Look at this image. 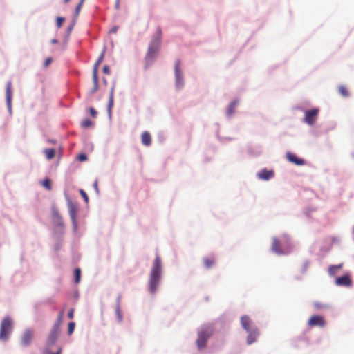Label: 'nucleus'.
<instances>
[{"label": "nucleus", "instance_id": "obj_1", "mask_svg": "<svg viewBox=\"0 0 354 354\" xmlns=\"http://www.w3.org/2000/svg\"><path fill=\"white\" fill-rule=\"evenodd\" d=\"M162 276V260L158 253L153 261L149 278V289L151 294L156 293Z\"/></svg>", "mask_w": 354, "mask_h": 354}, {"label": "nucleus", "instance_id": "obj_2", "mask_svg": "<svg viewBox=\"0 0 354 354\" xmlns=\"http://www.w3.org/2000/svg\"><path fill=\"white\" fill-rule=\"evenodd\" d=\"M162 40V30L160 26L157 27L156 35L153 36L148 48L146 55L147 61L152 62L154 60L158 53Z\"/></svg>", "mask_w": 354, "mask_h": 354}, {"label": "nucleus", "instance_id": "obj_3", "mask_svg": "<svg viewBox=\"0 0 354 354\" xmlns=\"http://www.w3.org/2000/svg\"><path fill=\"white\" fill-rule=\"evenodd\" d=\"M214 328L213 325L203 326L198 332V337L196 341L198 349H203L206 346L207 339L213 335Z\"/></svg>", "mask_w": 354, "mask_h": 354}, {"label": "nucleus", "instance_id": "obj_4", "mask_svg": "<svg viewBox=\"0 0 354 354\" xmlns=\"http://www.w3.org/2000/svg\"><path fill=\"white\" fill-rule=\"evenodd\" d=\"M13 328V322L10 317H5L1 323L0 327V341L6 342L8 339L9 335Z\"/></svg>", "mask_w": 354, "mask_h": 354}, {"label": "nucleus", "instance_id": "obj_5", "mask_svg": "<svg viewBox=\"0 0 354 354\" xmlns=\"http://www.w3.org/2000/svg\"><path fill=\"white\" fill-rule=\"evenodd\" d=\"M174 71L176 77V84L178 88H180L183 85V75L180 70V61L176 60L174 65Z\"/></svg>", "mask_w": 354, "mask_h": 354}, {"label": "nucleus", "instance_id": "obj_6", "mask_svg": "<svg viewBox=\"0 0 354 354\" xmlns=\"http://www.w3.org/2000/svg\"><path fill=\"white\" fill-rule=\"evenodd\" d=\"M308 325L310 327H324L326 325V321L323 316L315 315L309 318Z\"/></svg>", "mask_w": 354, "mask_h": 354}, {"label": "nucleus", "instance_id": "obj_7", "mask_svg": "<svg viewBox=\"0 0 354 354\" xmlns=\"http://www.w3.org/2000/svg\"><path fill=\"white\" fill-rule=\"evenodd\" d=\"M318 113L319 110L317 109L306 111L305 112L304 122L310 125L313 124L317 120Z\"/></svg>", "mask_w": 354, "mask_h": 354}, {"label": "nucleus", "instance_id": "obj_8", "mask_svg": "<svg viewBox=\"0 0 354 354\" xmlns=\"http://www.w3.org/2000/svg\"><path fill=\"white\" fill-rule=\"evenodd\" d=\"M68 213H69L71 219L72 221L73 227L75 228H77L76 217H77V211H78L77 207L76 204H75L72 201H69L68 202Z\"/></svg>", "mask_w": 354, "mask_h": 354}, {"label": "nucleus", "instance_id": "obj_9", "mask_svg": "<svg viewBox=\"0 0 354 354\" xmlns=\"http://www.w3.org/2000/svg\"><path fill=\"white\" fill-rule=\"evenodd\" d=\"M60 333L59 324H55L48 339V344L53 345L57 339Z\"/></svg>", "mask_w": 354, "mask_h": 354}, {"label": "nucleus", "instance_id": "obj_10", "mask_svg": "<svg viewBox=\"0 0 354 354\" xmlns=\"http://www.w3.org/2000/svg\"><path fill=\"white\" fill-rule=\"evenodd\" d=\"M352 283V280L348 274H346L342 277L335 279V284L339 286H350Z\"/></svg>", "mask_w": 354, "mask_h": 354}, {"label": "nucleus", "instance_id": "obj_11", "mask_svg": "<svg viewBox=\"0 0 354 354\" xmlns=\"http://www.w3.org/2000/svg\"><path fill=\"white\" fill-rule=\"evenodd\" d=\"M286 158L290 162L294 163L296 165H304L305 164V161L299 158L295 153H292L291 152H288L286 153Z\"/></svg>", "mask_w": 354, "mask_h": 354}, {"label": "nucleus", "instance_id": "obj_12", "mask_svg": "<svg viewBox=\"0 0 354 354\" xmlns=\"http://www.w3.org/2000/svg\"><path fill=\"white\" fill-rule=\"evenodd\" d=\"M248 333H249V335L247 338V343L248 344H251L257 340L259 333L257 328L250 330V332Z\"/></svg>", "mask_w": 354, "mask_h": 354}, {"label": "nucleus", "instance_id": "obj_13", "mask_svg": "<svg viewBox=\"0 0 354 354\" xmlns=\"http://www.w3.org/2000/svg\"><path fill=\"white\" fill-rule=\"evenodd\" d=\"M257 176L260 179L268 180L274 176V172L272 170L263 169Z\"/></svg>", "mask_w": 354, "mask_h": 354}, {"label": "nucleus", "instance_id": "obj_14", "mask_svg": "<svg viewBox=\"0 0 354 354\" xmlns=\"http://www.w3.org/2000/svg\"><path fill=\"white\" fill-rule=\"evenodd\" d=\"M272 250L278 254H283L280 242L277 238H273L272 241Z\"/></svg>", "mask_w": 354, "mask_h": 354}, {"label": "nucleus", "instance_id": "obj_15", "mask_svg": "<svg viewBox=\"0 0 354 354\" xmlns=\"http://www.w3.org/2000/svg\"><path fill=\"white\" fill-rule=\"evenodd\" d=\"M241 323L243 326V328L247 331L250 332V330H252L251 327V320L249 317L245 315L241 317Z\"/></svg>", "mask_w": 354, "mask_h": 354}, {"label": "nucleus", "instance_id": "obj_16", "mask_svg": "<svg viewBox=\"0 0 354 354\" xmlns=\"http://www.w3.org/2000/svg\"><path fill=\"white\" fill-rule=\"evenodd\" d=\"M105 55V48L102 50L100 55L97 58L96 62L95 63L93 68V74L97 75L98 68L100 64L102 62Z\"/></svg>", "mask_w": 354, "mask_h": 354}, {"label": "nucleus", "instance_id": "obj_17", "mask_svg": "<svg viewBox=\"0 0 354 354\" xmlns=\"http://www.w3.org/2000/svg\"><path fill=\"white\" fill-rule=\"evenodd\" d=\"M141 141L145 146H149L151 144V136L148 131H144L141 135Z\"/></svg>", "mask_w": 354, "mask_h": 354}, {"label": "nucleus", "instance_id": "obj_18", "mask_svg": "<svg viewBox=\"0 0 354 354\" xmlns=\"http://www.w3.org/2000/svg\"><path fill=\"white\" fill-rule=\"evenodd\" d=\"M203 263L206 268L209 269L215 265L216 260L214 257H205L203 259Z\"/></svg>", "mask_w": 354, "mask_h": 354}, {"label": "nucleus", "instance_id": "obj_19", "mask_svg": "<svg viewBox=\"0 0 354 354\" xmlns=\"http://www.w3.org/2000/svg\"><path fill=\"white\" fill-rule=\"evenodd\" d=\"M11 97H12V84L11 82H8L6 84V101L8 107L10 106L11 104Z\"/></svg>", "mask_w": 354, "mask_h": 354}, {"label": "nucleus", "instance_id": "obj_20", "mask_svg": "<svg viewBox=\"0 0 354 354\" xmlns=\"http://www.w3.org/2000/svg\"><path fill=\"white\" fill-rule=\"evenodd\" d=\"M33 332L30 329H27L24 334V345H27L30 343L32 339Z\"/></svg>", "mask_w": 354, "mask_h": 354}, {"label": "nucleus", "instance_id": "obj_21", "mask_svg": "<svg viewBox=\"0 0 354 354\" xmlns=\"http://www.w3.org/2000/svg\"><path fill=\"white\" fill-rule=\"evenodd\" d=\"M44 153L48 160H51L55 157V150L53 148L46 149H44Z\"/></svg>", "mask_w": 354, "mask_h": 354}, {"label": "nucleus", "instance_id": "obj_22", "mask_svg": "<svg viewBox=\"0 0 354 354\" xmlns=\"http://www.w3.org/2000/svg\"><path fill=\"white\" fill-rule=\"evenodd\" d=\"M337 90L339 94L344 97H347L349 96V92L348 91V88L345 86H339Z\"/></svg>", "mask_w": 354, "mask_h": 354}, {"label": "nucleus", "instance_id": "obj_23", "mask_svg": "<svg viewBox=\"0 0 354 354\" xmlns=\"http://www.w3.org/2000/svg\"><path fill=\"white\" fill-rule=\"evenodd\" d=\"M113 93H114V88L113 87L110 91L109 95V101L108 104V111L110 113L111 110L113 106Z\"/></svg>", "mask_w": 354, "mask_h": 354}, {"label": "nucleus", "instance_id": "obj_24", "mask_svg": "<svg viewBox=\"0 0 354 354\" xmlns=\"http://www.w3.org/2000/svg\"><path fill=\"white\" fill-rule=\"evenodd\" d=\"M93 88L91 93H95L98 89V77L97 75L93 74Z\"/></svg>", "mask_w": 354, "mask_h": 354}, {"label": "nucleus", "instance_id": "obj_25", "mask_svg": "<svg viewBox=\"0 0 354 354\" xmlns=\"http://www.w3.org/2000/svg\"><path fill=\"white\" fill-rule=\"evenodd\" d=\"M93 124H94V122L93 121H91V120H89V119H86L85 120H83L81 122V127L82 128H85V129L90 128L92 126H93Z\"/></svg>", "mask_w": 354, "mask_h": 354}, {"label": "nucleus", "instance_id": "obj_26", "mask_svg": "<svg viewBox=\"0 0 354 354\" xmlns=\"http://www.w3.org/2000/svg\"><path fill=\"white\" fill-rule=\"evenodd\" d=\"M236 104H237V102L236 101H233L230 104V105L227 108V114L229 115H231L234 113V109L236 108Z\"/></svg>", "mask_w": 354, "mask_h": 354}, {"label": "nucleus", "instance_id": "obj_27", "mask_svg": "<svg viewBox=\"0 0 354 354\" xmlns=\"http://www.w3.org/2000/svg\"><path fill=\"white\" fill-rule=\"evenodd\" d=\"M41 185L48 190H51V180L49 178H46L41 181Z\"/></svg>", "mask_w": 354, "mask_h": 354}, {"label": "nucleus", "instance_id": "obj_28", "mask_svg": "<svg viewBox=\"0 0 354 354\" xmlns=\"http://www.w3.org/2000/svg\"><path fill=\"white\" fill-rule=\"evenodd\" d=\"M115 315L118 317V321L121 322L122 320V315L119 304H117L115 306Z\"/></svg>", "mask_w": 354, "mask_h": 354}, {"label": "nucleus", "instance_id": "obj_29", "mask_svg": "<svg viewBox=\"0 0 354 354\" xmlns=\"http://www.w3.org/2000/svg\"><path fill=\"white\" fill-rule=\"evenodd\" d=\"M81 270L80 268H75V282L78 283L80 281Z\"/></svg>", "mask_w": 354, "mask_h": 354}, {"label": "nucleus", "instance_id": "obj_30", "mask_svg": "<svg viewBox=\"0 0 354 354\" xmlns=\"http://www.w3.org/2000/svg\"><path fill=\"white\" fill-rule=\"evenodd\" d=\"M84 2V0H80V3L77 5V6L75 8V15L76 17H77L79 15V13L80 12V10L82 8V6Z\"/></svg>", "mask_w": 354, "mask_h": 354}, {"label": "nucleus", "instance_id": "obj_31", "mask_svg": "<svg viewBox=\"0 0 354 354\" xmlns=\"http://www.w3.org/2000/svg\"><path fill=\"white\" fill-rule=\"evenodd\" d=\"M64 21H65V18L64 17H57V19H56V25H57V26L58 28H60L62 26V24H63Z\"/></svg>", "mask_w": 354, "mask_h": 354}, {"label": "nucleus", "instance_id": "obj_32", "mask_svg": "<svg viewBox=\"0 0 354 354\" xmlns=\"http://www.w3.org/2000/svg\"><path fill=\"white\" fill-rule=\"evenodd\" d=\"M75 324L74 322H70L68 324V335H71L73 333L74 329H75Z\"/></svg>", "mask_w": 354, "mask_h": 354}, {"label": "nucleus", "instance_id": "obj_33", "mask_svg": "<svg viewBox=\"0 0 354 354\" xmlns=\"http://www.w3.org/2000/svg\"><path fill=\"white\" fill-rule=\"evenodd\" d=\"M337 271L338 270H337V269L335 268V266H330L328 268V273L331 276H334L335 274H336Z\"/></svg>", "mask_w": 354, "mask_h": 354}, {"label": "nucleus", "instance_id": "obj_34", "mask_svg": "<svg viewBox=\"0 0 354 354\" xmlns=\"http://www.w3.org/2000/svg\"><path fill=\"white\" fill-rule=\"evenodd\" d=\"M80 193L81 196H82V198L84 199L85 202L88 203V197L86 193L83 189H80Z\"/></svg>", "mask_w": 354, "mask_h": 354}, {"label": "nucleus", "instance_id": "obj_35", "mask_svg": "<svg viewBox=\"0 0 354 354\" xmlns=\"http://www.w3.org/2000/svg\"><path fill=\"white\" fill-rule=\"evenodd\" d=\"M78 160L83 162L87 160V156L85 153H80L77 156Z\"/></svg>", "mask_w": 354, "mask_h": 354}, {"label": "nucleus", "instance_id": "obj_36", "mask_svg": "<svg viewBox=\"0 0 354 354\" xmlns=\"http://www.w3.org/2000/svg\"><path fill=\"white\" fill-rule=\"evenodd\" d=\"M63 315H64V310L61 311L57 317V322L55 324H59V326L61 325V323H62V318H63Z\"/></svg>", "mask_w": 354, "mask_h": 354}, {"label": "nucleus", "instance_id": "obj_37", "mask_svg": "<svg viewBox=\"0 0 354 354\" xmlns=\"http://www.w3.org/2000/svg\"><path fill=\"white\" fill-rule=\"evenodd\" d=\"M314 306H315V308H318V309H319V308H326V305L323 304H322V303H320V302H317V301H316V302H315V303H314Z\"/></svg>", "mask_w": 354, "mask_h": 354}, {"label": "nucleus", "instance_id": "obj_38", "mask_svg": "<svg viewBox=\"0 0 354 354\" xmlns=\"http://www.w3.org/2000/svg\"><path fill=\"white\" fill-rule=\"evenodd\" d=\"M89 112H90V114L91 115V116H92L93 118H95V117L97 116V111L95 110V109H94V108L91 107V108L89 109Z\"/></svg>", "mask_w": 354, "mask_h": 354}, {"label": "nucleus", "instance_id": "obj_39", "mask_svg": "<svg viewBox=\"0 0 354 354\" xmlns=\"http://www.w3.org/2000/svg\"><path fill=\"white\" fill-rule=\"evenodd\" d=\"M62 349L61 348H59L56 353H53L50 351H47L45 354H62Z\"/></svg>", "mask_w": 354, "mask_h": 354}, {"label": "nucleus", "instance_id": "obj_40", "mask_svg": "<svg viewBox=\"0 0 354 354\" xmlns=\"http://www.w3.org/2000/svg\"><path fill=\"white\" fill-rule=\"evenodd\" d=\"M110 72H111V71H110V68H109V67L108 66H104L103 67V73H105L106 75H109Z\"/></svg>", "mask_w": 354, "mask_h": 354}, {"label": "nucleus", "instance_id": "obj_41", "mask_svg": "<svg viewBox=\"0 0 354 354\" xmlns=\"http://www.w3.org/2000/svg\"><path fill=\"white\" fill-rule=\"evenodd\" d=\"M74 316V309H71L68 313V317L70 319H73Z\"/></svg>", "mask_w": 354, "mask_h": 354}, {"label": "nucleus", "instance_id": "obj_42", "mask_svg": "<svg viewBox=\"0 0 354 354\" xmlns=\"http://www.w3.org/2000/svg\"><path fill=\"white\" fill-rule=\"evenodd\" d=\"M93 187H94L96 192L98 193L99 192V189H98V185H97V180H95V182L93 183Z\"/></svg>", "mask_w": 354, "mask_h": 354}, {"label": "nucleus", "instance_id": "obj_43", "mask_svg": "<svg viewBox=\"0 0 354 354\" xmlns=\"http://www.w3.org/2000/svg\"><path fill=\"white\" fill-rule=\"evenodd\" d=\"M118 26H114L112 28V29L111 30L110 32L112 33H116L118 31Z\"/></svg>", "mask_w": 354, "mask_h": 354}, {"label": "nucleus", "instance_id": "obj_44", "mask_svg": "<svg viewBox=\"0 0 354 354\" xmlns=\"http://www.w3.org/2000/svg\"><path fill=\"white\" fill-rule=\"evenodd\" d=\"M52 59L50 58H48L46 59L45 66H47L51 62Z\"/></svg>", "mask_w": 354, "mask_h": 354}, {"label": "nucleus", "instance_id": "obj_45", "mask_svg": "<svg viewBox=\"0 0 354 354\" xmlns=\"http://www.w3.org/2000/svg\"><path fill=\"white\" fill-rule=\"evenodd\" d=\"M335 267L337 269V270H340L342 268V263H340L339 265H336V266H335Z\"/></svg>", "mask_w": 354, "mask_h": 354}, {"label": "nucleus", "instance_id": "obj_46", "mask_svg": "<svg viewBox=\"0 0 354 354\" xmlns=\"http://www.w3.org/2000/svg\"><path fill=\"white\" fill-rule=\"evenodd\" d=\"M283 239H284V241H285L286 242H287V243H288V242H289V241H290V239H289L288 236H286V235H284V236H283Z\"/></svg>", "mask_w": 354, "mask_h": 354}, {"label": "nucleus", "instance_id": "obj_47", "mask_svg": "<svg viewBox=\"0 0 354 354\" xmlns=\"http://www.w3.org/2000/svg\"><path fill=\"white\" fill-rule=\"evenodd\" d=\"M52 42H53V44H56V43H57V41L56 39H53V40H52Z\"/></svg>", "mask_w": 354, "mask_h": 354}, {"label": "nucleus", "instance_id": "obj_48", "mask_svg": "<svg viewBox=\"0 0 354 354\" xmlns=\"http://www.w3.org/2000/svg\"><path fill=\"white\" fill-rule=\"evenodd\" d=\"M70 1V0H64V3H68Z\"/></svg>", "mask_w": 354, "mask_h": 354}]
</instances>
